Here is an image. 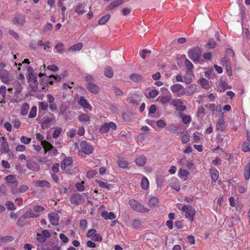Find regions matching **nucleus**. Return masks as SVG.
I'll use <instances>...</instances> for the list:
<instances>
[{"label": "nucleus", "mask_w": 250, "mask_h": 250, "mask_svg": "<svg viewBox=\"0 0 250 250\" xmlns=\"http://www.w3.org/2000/svg\"><path fill=\"white\" fill-rule=\"evenodd\" d=\"M27 79L31 90L33 91L40 90V88L38 86L36 74L31 66L27 67Z\"/></svg>", "instance_id": "f257e3e1"}, {"label": "nucleus", "mask_w": 250, "mask_h": 250, "mask_svg": "<svg viewBox=\"0 0 250 250\" xmlns=\"http://www.w3.org/2000/svg\"><path fill=\"white\" fill-rule=\"evenodd\" d=\"M181 204H179L178 205V208L185 212L186 218L188 219L191 221H192L194 219V216L195 214V210L191 207L188 205H184L182 208H181Z\"/></svg>", "instance_id": "f03ea898"}, {"label": "nucleus", "mask_w": 250, "mask_h": 250, "mask_svg": "<svg viewBox=\"0 0 250 250\" xmlns=\"http://www.w3.org/2000/svg\"><path fill=\"white\" fill-rule=\"evenodd\" d=\"M170 89L176 97H180L186 94V89L179 83L172 84Z\"/></svg>", "instance_id": "7ed1b4c3"}, {"label": "nucleus", "mask_w": 250, "mask_h": 250, "mask_svg": "<svg viewBox=\"0 0 250 250\" xmlns=\"http://www.w3.org/2000/svg\"><path fill=\"white\" fill-rule=\"evenodd\" d=\"M128 204L130 207L135 211L142 213H146L149 211L148 208H145L139 202L134 199L130 200Z\"/></svg>", "instance_id": "20e7f679"}, {"label": "nucleus", "mask_w": 250, "mask_h": 250, "mask_svg": "<svg viewBox=\"0 0 250 250\" xmlns=\"http://www.w3.org/2000/svg\"><path fill=\"white\" fill-rule=\"evenodd\" d=\"M83 194H85V193H83V194L76 193L72 195L69 198L71 204L77 206L84 203L85 199Z\"/></svg>", "instance_id": "39448f33"}, {"label": "nucleus", "mask_w": 250, "mask_h": 250, "mask_svg": "<svg viewBox=\"0 0 250 250\" xmlns=\"http://www.w3.org/2000/svg\"><path fill=\"white\" fill-rule=\"evenodd\" d=\"M0 78L3 83H8L13 80L14 77L7 70L2 69L0 71Z\"/></svg>", "instance_id": "423d86ee"}, {"label": "nucleus", "mask_w": 250, "mask_h": 250, "mask_svg": "<svg viewBox=\"0 0 250 250\" xmlns=\"http://www.w3.org/2000/svg\"><path fill=\"white\" fill-rule=\"evenodd\" d=\"M172 104L175 107V109L179 111H184L186 109V106L180 99H174L172 101Z\"/></svg>", "instance_id": "0eeeda50"}, {"label": "nucleus", "mask_w": 250, "mask_h": 250, "mask_svg": "<svg viewBox=\"0 0 250 250\" xmlns=\"http://www.w3.org/2000/svg\"><path fill=\"white\" fill-rule=\"evenodd\" d=\"M200 54L199 48H194L189 50L188 52V57L195 62L198 61Z\"/></svg>", "instance_id": "6e6552de"}, {"label": "nucleus", "mask_w": 250, "mask_h": 250, "mask_svg": "<svg viewBox=\"0 0 250 250\" xmlns=\"http://www.w3.org/2000/svg\"><path fill=\"white\" fill-rule=\"evenodd\" d=\"M24 83H21L19 81L15 80L13 83V89H14V95L17 97L23 89V85Z\"/></svg>", "instance_id": "1a4fd4ad"}, {"label": "nucleus", "mask_w": 250, "mask_h": 250, "mask_svg": "<svg viewBox=\"0 0 250 250\" xmlns=\"http://www.w3.org/2000/svg\"><path fill=\"white\" fill-rule=\"evenodd\" d=\"M117 128L116 125L113 122H110L108 123H105L100 128V131L102 133H106L110 129L115 130Z\"/></svg>", "instance_id": "9d476101"}, {"label": "nucleus", "mask_w": 250, "mask_h": 250, "mask_svg": "<svg viewBox=\"0 0 250 250\" xmlns=\"http://www.w3.org/2000/svg\"><path fill=\"white\" fill-rule=\"evenodd\" d=\"M81 147L82 152L86 154H90L93 151L92 146L85 141L81 142Z\"/></svg>", "instance_id": "9b49d317"}, {"label": "nucleus", "mask_w": 250, "mask_h": 250, "mask_svg": "<svg viewBox=\"0 0 250 250\" xmlns=\"http://www.w3.org/2000/svg\"><path fill=\"white\" fill-rule=\"evenodd\" d=\"M13 24L21 26L25 23V17L22 14L16 16L12 21Z\"/></svg>", "instance_id": "f8f14e48"}, {"label": "nucleus", "mask_w": 250, "mask_h": 250, "mask_svg": "<svg viewBox=\"0 0 250 250\" xmlns=\"http://www.w3.org/2000/svg\"><path fill=\"white\" fill-rule=\"evenodd\" d=\"M227 83L222 79H219L216 83V89L218 91L223 92L227 89H230Z\"/></svg>", "instance_id": "ddd939ff"}, {"label": "nucleus", "mask_w": 250, "mask_h": 250, "mask_svg": "<svg viewBox=\"0 0 250 250\" xmlns=\"http://www.w3.org/2000/svg\"><path fill=\"white\" fill-rule=\"evenodd\" d=\"M42 146L44 148V153L48 151H51V152L54 154H57V150L56 147H54L50 143L46 141L42 142Z\"/></svg>", "instance_id": "4468645a"}, {"label": "nucleus", "mask_w": 250, "mask_h": 250, "mask_svg": "<svg viewBox=\"0 0 250 250\" xmlns=\"http://www.w3.org/2000/svg\"><path fill=\"white\" fill-rule=\"evenodd\" d=\"M50 236L49 230L45 229L42 230L41 233L37 234V239L40 242H44L46 239Z\"/></svg>", "instance_id": "2eb2a0df"}, {"label": "nucleus", "mask_w": 250, "mask_h": 250, "mask_svg": "<svg viewBox=\"0 0 250 250\" xmlns=\"http://www.w3.org/2000/svg\"><path fill=\"white\" fill-rule=\"evenodd\" d=\"M5 180L9 184V186L12 190V187L16 188L18 186V181L16 180V177L13 175H8L5 178Z\"/></svg>", "instance_id": "dca6fc26"}, {"label": "nucleus", "mask_w": 250, "mask_h": 250, "mask_svg": "<svg viewBox=\"0 0 250 250\" xmlns=\"http://www.w3.org/2000/svg\"><path fill=\"white\" fill-rule=\"evenodd\" d=\"M48 218L50 223L54 226H57L59 224V216L55 212H51L48 214Z\"/></svg>", "instance_id": "f3484780"}, {"label": "nucleus", "mask_w": 250, "mask_h": 250, "mask_svg": "<svg viewBox=\"0 0 250 250\" xmlns=\"http://www.w3.org/2000/svg\"><path fill=\"white\" fill-rule=\"evenodd\" d=\"M53 120L54 118L52 117H44L42 118V122L41 123V126L42 128L45 129L48 128L50 126L51 123L53 122Z\"/></svg>", "instance_id": "a211bd4d"}, {"label": "nucleus", "mask_w": 250, "mask_h": 250, "mask_svg": "<svg viewBox=\"0 0 250 250\" xmlns=\"http://www.w3.org/2000/svg\"><path fill=\"white\" fill-rule=\"evenodd\" d=\"M172 99L171 95L169 94L167 95H161L157 98V101L162 104H167Z\"/></svg>", "instance_id": "6ab92c4d"}, {"label": "nucleus", "mask_w": 250, "mask_h": 250, "mask_svg": "<svg viewBox=\"0 0 250 250\" xmlns=\"http://www.w3.org/2000/svg\"><path fill=\"white\" fill-rule=\"evenodd\" d=\"M28 189V187L25 185H21L19 188L12 187V192L15 194L26 192Z\"/></svg>", "instance_id": "aec40b11"}, {"label": "nucleus", "mask_w": 250, "mask_h": 250, "mask_svg": "<svg viewBox=\"0 0 250 250\" xmlns=\"http://www.w3.org/2000/svg\"><path fill=\"white\" fill-rule=\"evenodd\" d=\"M0 139L2 140L0 147V152L3 153H7L9 151V145L6 140L4 137H1Z\"/></svg>", "instance_id": "412c9836"}, {"label": "nucleus", "mask_w": 250, "mask_h": 250, "mask_svg": "<svg viewBox=\"0 0 250 250\" xmlns=\"http://www.w3.org/2000/svg\"><path fill=\"white\" fill-rule=\"evenodd\" d=\"M78 103L84 109H88L90 110L92 109L90 104L83 97H81L79 98Z\"/></svg>", "instance_id": "4be33fe9"}, {"label": "nucleus", "mask_w": 250, "mask_h": 250, "mask_svg": "<svg viewBox=\"0 0 250 250\" xmlns=\"http://www.w3.org/2000/svg\"><path fill=\"white\" fill-rule=\"evenodd\" d=\"M72 164V160L70 158L64 159L61 164V168L62 170H67Z\"/></svg>", "instance_id": "5701e85b"}, {"label": "nucleus", "mask_w": 250, "mask_h": 250, "mask_svg": "<svg viewBox=\"0 0 250 250\" xmlns=\"http://www.w3.org/2000/svg\"><path fill=\"white\" fill-rule=\"evenodd\" d=\"M189 172L188 170L181 168L178 172V176L181 178L183 181H186L188 178Z\"/></svg>", "instance_id": "b1692460"}, {"label": "nucleus", "mask_w": 250, "mask_h": 250, "mask_svg": "<svg viewBox=\"0 0 250 250\" xmlns=\"http://www.w3.org/2000/svg\"><path fill=\"white\" fill-rule=\"evenodd\" d=\"M87 88L90 92L95 94L99 91V87L96 84L92 83H87Z\"/></svg>", "instance_id": "393cba45"}, {"label": "nucleus", "mask_w": 250, "mask_h": 250, "mask_svg": "<svg viewBox=\"0 0 250 250\" xmlns=\"http://www.w3.org/2000/svg\"><path fill=\"white\" fill-rule=\"evenodd\" d=\"M224 123L225 121L223 118V114H222V116L217 121L216 129L221 131H224L225 130Z\"/></svg>", "instance_id": "a878e982"}, {"label": "nucleus", "mask_w": 250, "mask_h": 250, "mask_svg": "<svg viewBox=\"0 0 250 250\" xmlns=\"http://www.w3.org/2000/svg\"><path fill=\"white\" fill-rule=\"evenodd\" d=\"M96 182L98 184L99 186L103 188H106L107 190L111 189L113 186L107 182H104L98 180H96Z\"/></svg>", "instance_id": "bb28decb"}, {"label": "nucleus", "mask_w": 250, "mask_h": 250, "mask_svg": "<svg viewBox=\"0 0 250 250\" xmlns=\"http://www.w3.org/2000/svg\"><path fill=\"white\" fill-rule=\"evenodd\" d=\"M34 185L36 187L41 188H48L50 187V183L46 180H38L34 182Z\"/></svg>", "instance_id": "cd10ccee"}, {"label": "nucleus", "mask_w": 250, "mask_h": 250, "mask_svg": "<svg viewBox=\"0 0 250 250\" xmlns=\"http://www.w3.org/2000/svg\"><path fill=\"white\" fill-rule=\"evenodd\" d=\"M194 75L192 71H188L186 75L184 77V82L186 84H189L191 83Z\"/></svg>", "instance_id": "c85d7f7f"}, {"label": "nucleus", "mask_w": 250, "mask_h": 250, "mask_svg": "<svg viewBox=\"0 0 250 250\" xmlns=\"http://www.w3.org/2000/svg\"><path fill=\"white\" fill-rule=\"evenodd\" d=\"M30 106L27 103H23L20 108V113L22 116H25L27 114Z\"/></svg>", "instance_id": "c756f323"}, {"label": "nucleus", "mask_w": 250, "mask_h": 250, "mask_svg": "<svg viewBox=\"0 0 250 250\" xmlns=\"http://www.w3.org/2000/svg\"><path fill=\"white\" fill-rule=\"evenodd\" d=\"M83 47V44L81 42L75 44L67 49L69 52H75L80 51Z\"/></svg>", "instance_id": "7c9ffc66"}, {"label": "nucleus", "mask_w": 250, "mask_h": 250, "mask_svg": "<svg viewBox=\"0 0 250 250\" xmlns=\"http://www.w3.org/2000/svg\"><path fill=\"white\" fill-rule=\"evenodd\" d=\"M78 119L80 122L83 123V124H86L89 123L90 117L88 114H82L79 116Z\"/></svg>", "instance_id": "2f4dec72"}, {"label": "nucleus", "mask_w": 250, "mask_h": 250, "mask_svg": "<svg viewBox=\"0 0 250 250\" xmlns=\"http://www.w3.org/2000/svg\"><path fill=\"white\" fill-rule=\"evenodd\" d=\"M209 173L211 175V178L212 182H215L219 177V172L215 168H212L209 170Z\"/></svg>", "instance_id": "473e14b6"}, {"label": "nucleus", "mask_w": 250, "mask_h": 250, "mask_svg": "<svg viewBox=\"0 0 250 250\" xmlns=\"http://www.w3.org/2000/svg\"><path fill=\"white\" fill-rule=\"evenodd\" d=\"M101 216L105 220H113L116 218L115 215L112 212L103 211L101 214Z\"/></svg>", "instance_id": "72a5a7b5"}, {"label": "nucleus", "mask_w": 250, "mask_h": 250, "mask_svg": "<svg viewBox=\"0 0 250 250\" xmlns=\"http://www.w3.org/2000/svg\"><path fill=\"white\" fill-rule=\"evenodd\" d=\"M170 186L176 191H179L181 188L179 182L177 179H174L171 180L170 183Z\"/></svg>", "instance_id": "f704fd0d"}, {"label": "nucleus", "mask_w": 250, "mask_h": 250, "mask_svg": "<svg viewBox=\"0 0 250 250\" xmlns=\"http://www.w3.org/2000/svg\"><path fill=\"white\" fill-rule=\"evenodd\" d=\"M199 83L202 87L206 89H208L210 87L209 82L205 78H202L198 80Z\"/></svg>", "instance_id": "c9c22d12"}, {"label": "nucleus", "mask_w": 250, "mask_h": 250, "mask_svg": "<svg viewBox=\"0 0 250 250\" xmlns=\"http://www.w3.org/2000/svg\"><path fill=\"white\" fill-rule=\"evenodd\" d=\"M39 216V214L35 213L34 209H30L27 210L24 214L23 216L25 218H36Z\"/></svg>", "instance_id": "e433bc0d"}, {"label": "nucleus", "mask_w": 250, "mask_h": 250, "mask_svg": "<svg viewBox=\"0 0 250 250\" xmlns=\"http://www.w3.org/2000/svg\"><path fill=\"white\" fill-rule=\"evenodd\" d=\"M135 162L138 166L140 167H143L146 163V158L143 155L139 156L137 158H136L135 160Z\"/></svg>", "instance_id": "4c0bfd02"}, {"label": "nucleus", "mask_w": 250, "mask_h": 250, "mask_svg": "<svg viewBox=\"0 0 250 250\" xmlns=\"http://www.w3.org/2000/svg\"><path fill=\"white\" fill-rule=\"evenodd\" d=\"M159 92V91L156 89H153L149 91L148 93H146V96L148 99L154 98L156 97Z\"/></svg>", "instance_id": "58836bf2"}, {"label": "nucleus", "mask_w": 250, "mask_h": 250, "mask_svg": "<svg viewBox=\"0 0 250 250\" xmlns=\"http://www.w3.org/2000/svg\"><path fill=\"white\" fill-rule=\"evenodd\" d=\"M181 140L183 144H186L189 141L190 138L187 131L182 132L180 134Z\"/></svg>", "instance_id": "ea45409f"}, {"label": "nucleus", "mask_w": 250, "mask_h": 250, "mask_svg": "<svg viewBox=\"0 0 250 250\" xmlns=\"http://www.w3.org/2000/svg\"><path fill=\"white\" fill-rule=\"evenodd\" d=\"M123 0H116L109 4L106 8L107 10H110L117 7L123 3Z\"/></svg>", "instance_id": "a19ab883"}, {"label": "nucleus", "mask_w": 250, "mask_h": 250, "mask_svg": "<svg viewBox=\"0 0 250 250\" xmlns=\"http://www.w3.org/2000/svg\"><path fill=\"white\" fill-rule=\"evenodd\" d=\"M27 167L32 170L37 171L39 169V167L37 164L35 162H28L26 165Z\"/></svg>", "instance_id": "79ce46f5"}, {"label": "nucleus", "mask_w": 250, "mask_h": 250, "mask_svg": "<svg viewBox=\"0 0 250 250\" xmlns=\"http://www.w3.org/2000/svg\"><path fill=\"white\" fill-rule=\"evenodd\" d=\"M127 102L131 103L133 105H136L138 104L140 100L137 95H134L133 97H129L127 100Z\"/></svg>", "instance_id": "37998d69"}, {"label": "nucleus", "mask_w": 250, "mask_h": 250, "mask_svg": "<svg viewBox=\"0 0 250 250\" xmlns=\"http://www.w3.org/2000/svg\"><path fill=\"white\" fill-rule=\"evenodd\" d=\"M149 181L147 178L146 177H143L141 186L143 189H147L149 187Z\"/></svg>", "instance_id": "c03bdc74"}, {"label": "nucleus", "mask_w": 250, "mask_h": 250, "mask_svg": "<svg viewBox=\"0 0 250 250\" xmlns=\"http://www.w3.org/2000/svg\"><path fill=\"white\" fill-rule=\"evenodd\" d=\"M118 166L122 168H126L128 166V162L124 159L119 158L118 160Z\"/></svg>", "instance_id": "a18cd8bd"}, {"label": "nucleus", "mask_w": 250, "mask_h": 250, "mask_svg": "<svg viewBox=\"0 0 250 250\" xmlns=\"http://www.w3.org/2000/svg\"><path fill=\"white\" fill-rule=\"evenodd\" d=\"M197 89V86L195 84H191L188 87L187 91L186 90V95H192Z\"/></svg>", "instance_id": "49530a36"}, {"label": "nucleus", "mask_w": 250, "mask_h": 250, "mask_svg": "<svg viewBox=\"0 0 250 250\" xmlns=\"http://www.w3.org/2000/svg\"><path fill=\"white\" fill-rule=\"evenodd\" d=\"M75 11L80 15L83 14L85 12L84 6L82 3L79 4L76 6Z\"/></svg>", "instance_id": "de8ad7c7"}, {"label": "nucleus", "mask_w": 250, "mask_h": 250, "mask_svg": "<svg viewBox=\"0 0 250 250\" xmlns=\"http://www.w3.org/2000/svg\"><path fill=\"white\" fill-rule=\"evenodd\" d=\"M110 15L108 14H107L102 18H101L98 21V23L100 25H104V24L110 19Z\"/></svg>", "instance_id": "09e8293b"}, {"label": "nucleus", "mask_w": 250, "mask_h": 250, "mask_svg": "<svg viewBox=\"0 0 250 250\" xmlns=\"http://www.w3.org/2000/svg\"><path fill=\"white\" fill-rule=\"evenodd\" d=\"M244 177L247 180H248L250 178V163H249L245 167Z\"/></svg>", "instance_id": "8fccbe9b"}, {"label": "nucleus", "mask_w": 250, "mask_h": 250, "mask_svg": "<svg viewBox=\"0 0 250 250\" xmlns=\"http://www.w3.org/2000/svg\"><path fill=\"white\" fill-rule=\"evenodd\" d=\"M37 108L36 106H32L28 115V118L30 119H33L35 118L37 115Z\"/></svg>", "instance_id": "3c124183"}, {"label": "nucleus", "mask_w": 250, "mask_h": 250, "mask_svg": "<svg viewBox=\"0 0 250 250\" xmlns=\"http://www.w3.org/2000/svg\"><path fill=\"white\" fill-rule=\"evenodd\" d=\"M130 79L132 81L137 82L142 80V76L138 74H133L129 77Z\"/></svg>", "instance_id": "603ef678"}, {"label": "nucleus", "mask_w": 250, "mask_h": 250, "mask_svg": "<svg viewBox=\"0 0 250 250\" xmlns=\"http://www.w3.org/2000/svg\"><path fill=\"white\" fill-rule=\"evenodd\" d=\"M104 75L108 78H112L113 76V72L112 69L110 67H106L104 71Z\"/></svg>", "instance_id": "864d4df0"}, {"label": "nucleus", "mask_w": 250, "mask_h": 250, "mask_svg": "<svg viewBox=\"0 0 250 250\" xmlns=\"http://www.w3.org/2000/svg\"><path fill=\"white\" fill-rule=\"evenodd\" d=\"M158 203V199L155 197H152L148 201V205L149 207H154Z\"/></svg>", "instance_id": "5fc2aeb1"}, {"label": "nucleus", "mask_w": 250, "mask_h": 250, "mask_svg": "<svg viewBox=\"0 0 250 250\" xmlns=\"http://www.w3.org/2000/svg\"><path fill=\"white\" fill-rule=\"evenodd\" d=\"M55 49L57 50V53L62 54L63 50V45L62 43H59L55 46Z\"/></svg>", "instance_id": "6e6d98bb"}, {"label": "nucleus", "mask_w": 250, "mask_h": 250, "mask_svg": "<svg viewBox=\"0 0 250 250\" xmlns=\"http://www.w3.org/2000/svg\"><path fill=\"white\" fill-rule=\"evenodd\" d=\"M182 120L185 124H188L191 121V117L187 115H184L182 116Z\"/></svg>", "instance_id": "4d7b16f0"}, {"label": "nucleus", "mask_w": 250, "mask_h": 250, "mask_svg": "<svg viewBox=\"0 0 250 250\" xmlns=\"http://www.w3.org/2000/svg\"><path fill=\"white\" fill-rule=\"evenodd\" d=\"M185 64L188 71H191V69L193 67V65L188 60L186 59Z\"/></svg>", "instance_id": "13d9d810"}, {"label": "nucleus", "mask_w": 250, "mask_h": 250, "mask_svg": "<svg viewBox=\"0 0 250 250\" xmlns=\"http://www.w3.org/2000/svg\"><path fill=\"white\" fill-rule=\"evenodd\" d=\"M221 64L223 66H226L227 65H230V59L224 57L221 59Z\"/></svg>", "instance_id": "bf43d9fd"}, {"label": "nucleus", "mask_w": 250, "mask_h": 250, "mask_svg": "<svg viewBox=\"0 0 250 250\" xmlns=\"http://www.w3.org/2000/svg\"><path fill=\"white\" fill-rule=\"evenodd\" d=\"M21 142L24 144H29L31 142V138L22 136L21 138Z\"/></svg>", "instance_id": "052dcab7"}, {"label": "nucleus", "mask_w": 250, "mask_h": 250, "mask_svg": "<svg viewBox=\"0 0 250 250\" xmlns=\"http://www.w3.org/2000/svg\"><path fill=\"white\" fill-rule=\"evenodd\" d=\"M76 186L77 189L79 191H83L84 190V182L83 181L78 183Z\"/></svg>", "instance_id": "680f3d73"}, {"label": "nucleus", "mask_w": 250, "mask_h": 250, "mask_svg": "<svg viewBox=\"0 0 250 250\" xmlns=\"http://www.w3.org/2000/svg\"><path fill=\"white\" fill-rule=\"evenodd\" d=\"M97 233V231L95 229H89L87 233V237L89 238H91L93 237Z\"/></svg>", "instance_id": "e2e57ef3"}, {"label": "nucleus", "mask_w": 250, "mask_h": 250, "mask_svg": "<svg viewBox=\"0 0 250 250\" xmlns=\"http://www.w3.org/2000/svg\"><path fill=\"white\" fill-rule=\"evenodd\" d=\"M48 107L47 103L44 102H42L39 103V108L42 110H46Z\"/></svg>", "instance_id": "0e129e2a"}, {"label": "nucleus", "mask_w": 250, "mask_h": 250, "mask_svg": "<svg viewBox=\"0 0 250 250\" xmlns=\"http://www.w3.org/2000/svg\"><path fill=\"white\" fill-rule=\"evenodd\" d=\"M5 205L7 208L9 210H12L15 209L16 208L15 205L12 202L8 201L6 203Z\"/></svg>", "instance_id": "69168bd1"}, {"label": "nucleus", "mask_w": 250, "mask_h": 250, "mask_svg": "<svg viewBox=\"0 0 250 250\" xmlns=\"http://www.w3.org/2000/svg\"><path fill=\"white\" fill-rule=\"evenodd\" d=\"M132 226L134 229H138L141 226V222L139 220H134L132 222Z\"/></svg>", "instance_id": "338daca9"}, {"label": "nucleus", "mask_w": 250, "mask_h": 250, "mask_svg": "<svg viewBox=\"0 0 250 250\" xmlns=\"http://www.w3.org/2000/svg\"><path fill=\"white\" fill-rule=\"evenodd\" d=\"M14 126L16 128H19L21 125V122L19 119H15L12 122Z\"/></svg>", "instance_id": "774afa93"}]
</instances>
